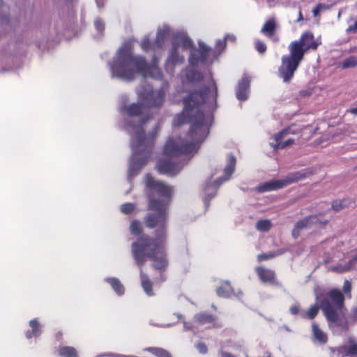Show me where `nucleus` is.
<instances>
[{"mask_svg":"<svg viewBox=\"0 0 357 357\" xmlns=\"http://www.w3.org/2000/svg\"><path fill=\"white\" fill-rule=\"evenodd\" d=\"M145 185L149 189L148 209L151 212L148 213L144 218V223L149 229H155L154 237L143 233V228L139 220H132L130 225V234L139 237L132 243L131 252L139 267L142 266L147 259L153 260V267L159 271L161 280L165 281L162 273L166 271L169 264L165 252L167 221L174 189L162 181L155 180L150 174L145 176Z\"/></svg>","mask_w":357,"mask_h":357,"instance_id":"f257e3e1","label":"nucleus"},{"mask_svg":"<svg viewBox=\"0 0 357 357\" xmlns=\"http://www.w3.org/2000/svg\"><path fill=\"white\" fill-rule=\"evenodd\" d=\"M212 91L208 86H204L198 91L189 93L183 99V109L178 116L180 123L192 122L190 129L183 137L169 138L163 147L164 157L157 161L155 169L160 174L174 176L178 174L181 167L172 158L193 154L199 149L209 133L208 126L205 122V115L199 107L206 102L212 93L215 98L218 96V88L214 80H211Z\"/></svg>","mask_w":357,"mask_h":357,"instance_id":"f03ea898","label":"nucleus"},{"mask_svg":"<svg viewBox=\"0 0 357 357\" xmlns=\"http://www.w3.org/2000/svg\"><path fill=\"white\" fill-rule=\"evenodd\" d=\"M225 51L224 41L216 40L213 48L203 41L198 42V47L190 50L189 63L190 67H208L218 61L220 56Z\"/></svg>","mask_w":357,"mask_h":357,"instance_id":"7ed1b4c3","label":"nucleus"},{"mask_svg":"<svg viewBox=\"0 0 357 357\" xmlns=\"http://www.w3.org/2000/svg\"><path fill=\"white\" fill-rule=\"evenodd\" d=\"M327 296L334 305H333L327 298L321 301L320 307L326 320L329 324H333L334 326L347 330V321H344L337 312V310H341L344 307L345 296L340 289L336 288L331 289L328 292Z\"/></svg>","mask_w":357,"mask_h":357,"instance_id":"20e7f679","label":"nucleus"},{"mask_svg":"<svg viewBox=\"0 0 357 357\" xmlns=\"http://www.w3.org/2000/svg\"><path fill=\"white\" fill-rule=\"evenodd\" d=\"M319 44L315 40L312 32L303 33L299 40L291 43L290 54L282 57V65L284 67H298L305 53L310 50H317Z\"/></svg>","mask_w":357,"mask_h":357,"instance_id":"39448f33","label":"nucleus"},{"mask_svg":"<svg viewBox=\"0 0 357 357\" xmlns=\"http://www.w3.org/2000/svg\"><path fill=\"white\" fill-rule=\"evenodd\" d=\"M116 67H150L146 59L142 55L135 54L129 45H122L116 55Z\"/></svg>","mask_w":357,"mask_h":357,"instance_id":"423d86ee","label":"nucleus"},{"mask_svg":"<svg viewBox=\"0 0 357 357\" xmlns=\"http://www.w3.org/2000/svg\"><path fill=\"white\" fill-rule=\"evenodd\" d=\"M158 128L152 132L149 137L146 136L144 129L139 128L135 131V140L132 142V148L134 151V155H141L144 151L148 153L152 151L154 140L156 138Z\"/></svg>","mask_w":357,"mask_h":357,"instance_id":"0eeeda50","label":"nucleus"},{"mask_svg":"<svg viewBox=\"0 0 357 357\" xmlns=\"http://www.w3.org/2000/svg\"><path fill=\"white\" fill-rule=\"evenodd\" d=\"M306 178V174L302 172H296L289 174L285 178L282 180H271L265 182L258 186L257 190L259 192L276 190L281 189L288 185L298 182Z\"/></svg>","mask_w":357,"mask_h":357,"instance_id":"6e6552de","label":"nucleus"},{"mask_svg":"<svg viewBox=\"0 0 357 357\" xmlns=\"http://www.w3.org/2000/svg\"><path fill=\"white\" fill-rule=\"evenodd\" d=\"M112 77H116L124 81L133 80L136 75H141L144 78L147 75L152 76L154 72L158 73V78L162 76L160 72L161 68H111Z\"/></svg>","mask_w":357,"mask_h":357,"instance_id":"1a4fd4ad","label":"nucleus"},{"mask_svg":"<svg viewBox=\"0 0 357 357\" xmlns=\"http://www.w3.org/2000/svg\"><path fill=\"white\" fill-rule=\"evenodd\" d=\"M142 100L146 102L149 107H160L165 100V93L162 89L153 90L152 87L148 86V89L139 93Z\"/></svg>","mask_w":357,"mask_h":357,"instance_id":"9d476101","label":"nucleus"},{"mask_svg":"<svg viewBox=\"0 0 357 357\" xmlns=\"http://www.w3.org/2000/svg\"><path fill=\"white\" fill-rule=\"evenodd\" d=\"M290 134H295V132L292 130L291 127L286 128L279 132L274 135L273 139V142H271V146L274 150L284 149L288 146H291L294 144L295 140L294 139H288L284 142L282 139Z\"/></svg>","mask_w":357,"mask_h":357,"instance_id":"9b49d317","label":"nucleus"},{"mask_svg":"<svg viewBox=\"0 0 357 357\" xmlns=\"http://www.w3.org/2000/svg\"><path fill=\"white\" fill-rule=\"evenodd\" d=\"M331 351L333 354H336L337 357H357V341L350 337L346 344L331 348Z\"/></svg>","mask_w":357,"mask_h":357,"instance_id":"f8f14e48","label":"nucleus"},{"mask_svg":"<svg viewBox=\"0 0 357 357\" xmlns=\"http://www.w3.org/2000/svg\"><path fill=\"white\" fill-rule=\"evenodd\" d=\"M180 44L178 42L172 41V48L166 60L167 67L181 65L184 61V56L179 54Z\"/></svg>","mask_w":357,"mask_h":357,"instance_id":"ddd939ff","label":"nucleus"},{"mask_svg":"<svg viewBox=\"0 0 357 357\" xmlns=\"http://www.w3.org/2000/svg\"><path fill=\"white\" fill-rule=\"evenodd\" d=\"M256 273L261 282L280 286V283L276 279L274 271L259 266L256 268Z\"/></svg>","mask_w":357,"mask_h":357,"instance_id":"4468645a","label":"nucleus"},{"mask_svg":"<svg viewBox=\"0 0 357 357\" xmlns=\"http://www.w3.org/2000/svg\"><path fill=\"white\" fill-rule=\"evenodd\" d=\"M250 78L244 75L239 81L236 90V98L241 101H245L248 98L250 93Z\"/></svg>","mask_w":357,"mask_h":357,"instance_id":"2eb2a0df","label":"nucleus"},{"mask_svg":"<svg viewBox=\"0 0 357 357\" xmlns=\"http://www.w3.org/2000/svg\"><path fill=\"white\" fill-rule=\"evenodd\" d=\"M194 319L197 325L212 324L213 327H221V324L217 321V317L206 312L196 314Z\"/></svg>","mask_w":357,"mask_h":357,"instance_id":"dca6fc26","label":"nucleus"},{"mask_svg":"<svg viewBox=\"0 0 357 357\" xmlns=\"http://www.w3.org/2000/svg\"><path fill=\"white\" fill-rule=\"evenodd\" d=\"M316 218L314 216H306L302 220H298L291 231L292 237L296 239L301 235V230L306 229L312 225V222H314V220Z\"/></svg>","mask_w":357,"mask_h":357,"instance_id":"f3484780","label":"nucleus"},{"mask_svg":"<svg viewBox=\"0 0 357 357\" xmlns=\"http://www.w3.org/2000/svg\"><path fill=\"white\" fill-rule=\"evenodd\" d=\"M144 106L141 103H132L130 105H121L120 112L127 114L128 116H141L143 114Z\"/></svg>","mask_w":357,"mask_h":357,"instance_id":"a211bd4d","label":"nucleus"},{"mask_svg":"<svg viewBox=\"0 0 357 357\" xmlns=\"http://www.w3.org/2000/svg\"><path fill=\"white\" fill-rule=\"evenodd\" d=\"M142 266L139 267L140 268V280H141L142 287L143 290L144 291L145 294L148 296H153L155 295V293H154L153 289V283L149 279V276L142 271Z\"/></svg>","mask_w":357,"mask_h":357,"instance_id":"6ab92c4d","label":"nucleus"},{"mask_svg":"<svg viewBox=\"0 0 357 357\" xmlns=\"http://www.w3.org/2000/svg\"><path fill=\"white\" fill-rule=\"evenodd\" d=\"M186 77L188 83L197 84L201 83L204 79V75L197 68H188Z\"/></svg>","mask_w":357,"mask_h":357,"instance_id":"aec40b11","label":"nucleus"},{"mask_svg":"<svg viewBox=\"0 0 357 357\" xmlns=\"http://www.w3.org/2000/svg\"><path fill=\"white\" fill-rule=\"evenodd\" d=\"M29 326L31 328V331H28L26 333V337L28 339H31L33 337H38L41 334L40 324L37 319H31L29 321Z\"/></svg>","mask_w":357,"mask_h":357,"instance_id":"412c9836","label":"nucleus"},{"mask_svg":"<svg viewBox=\"0 0 357 357\" xmlns=\"http://www.w3.org/2000/svg\"><path fill=\"white\" fill-rule=\"evenodd\" d=\"M312 334L315 340L321 344H325L328 341V336L321 331L316 323L312 324Z\"/></svg>","mask_w":357,"mask_h":357,"instance_id":"4be33fe9","label":"nucleus"},{"mask_svg":"<svg viewBox=\"0 0 357 357\" xmlns=\"http://www.w3.org/2000/svg\"><path fill=\"white\" fill-rule=\"evenodd\" d=\"M276 31V23L274 19L268 20L265 22L261 29V33L271 38L273 36Z\"/></svg>","mask_w":357,"mask_h":357,"instance_id":"5701e85b","label":"nucleus"},{"mask_svg":"<svg viewBox=\"0 0 357 357\" xmlns=\"http://www.w3.org/2000/svg\"><path fill=\"white\" fill-rule=\"evenodd\" d=\"M105 281L109 283L116 294L121 296L125 292V288L121 281L116 278H107Z\"/></svg>","mask_w":357,"mask_h":357,"instance_id":"b1692460","label":"nucleus"},{"mask_svg":"<svg viewBox=\"0 0 357 357\" xmlns=\"http://www.w3.org/2000/svg\"><path fill=\"white\" fill-rule=\"evenodd\" d=\"M236 163V158L234 155H230L228 157L227 165L224 169L225 175L226 176L225 180L229 178L231 174L234 173L235 170Z\"/></svg>","mask_w":357,"mask_h":357,"instance_id":"393cba45","label":"nucleus"},{"mask_svg":"<svg viewBox=\"0 0 357 357\" xmlns=\"http://www.w3.org/2000/svg\"><path fill=\"white\" fill-rule=\"evenodd\" d=\"M168 34V29H159L157 31L155 39L153 42V45H155L156 48L160 49L162 47L167 39Z\"/></svg>","mask_w":357,"mask_h":357,"instance_id":"a878e982","label":"nucleus"},{"mask_svg":"<svg viewBox=\"0 0 357 357\" xmlns=\"http://www.w3.org/2000/svg\"><path fill=\"white\" fill-rule=\"evenodd\" d=\"M59 355L61 357H78L75 348L73 347H62L59 349Z\"/></svg>","mask_w":357,"mask_h":357,"instance_id":"bb28decb","label":"nucleus"},{"mask_svg":"<svg viewBox=\"0 0 357 357\" xmlns=\"http://www.w3.org/2000/svg\"><path fill=\"white\" fill-rule=\"evenodd\" d=\"M319 310V307L317 305H314L310 307V308L306 311L301 313V317L305 319H314L316 316L318 314Z\"/></svg>","mask_w":357,"mask_h":357,"instance_id":"cd10ccee","label":"nucleus"},{"mask_svg":"<svg viewBox=\"0 0 357 357\" xmlns=\"http://www.w3.org/2000/svg\"><path fill=\"white\" fill-rule=\"evenodd\" d=\"M297 68H279L278 75L284 82H289Z\"/></svg>","mask_w":357,"mask_h":357,"instance_id":"c85d7f7f","label":"nucleus"},{"mask_svg":"<svg viewBox=\"0 0 357 357\" xmlns=\"http://www.w3.org/2000/svg\"><path fill=\"white\" fill-rule=\"evenodd\" d=\"M146 351L157 357H172V354L167 350L158 347H149Z\"/></svg>","mask_w":357,"mask_h":357,"instance_id":"c756f323","label":"nucleus"},{"mask_svg":"<svg viewBox=\"0 0 357 357\" xmlns=\"http://www.w3.org/2000/svg\"><path fill=\"white\" fill-rule=\"evenodd\" d=\"M350 204V201L347 199H343L342 200H335L332 203V208L338 212L342 209L348 207Z\"/></svg>","mask_w":357,"mask_h":357,"instance_id":"7c9ffc66","label":"nucleus"},{"mask_svg":"<svg viewBox=\"0 0 357 357\" xmlns=\"http://www.w3.org/2000/svg\"><path fill=\"white\" fill-rule=\"evenodd\" d=\"M271 227L272 223L268 219H261L256 223V229L260 231H268Z\"/></svg>","mask_w":357,"mask_h":357,"instance_id":"2f4dec72","label":"nucleus"},{"mask_svg":"<svg viewBox=\"0 0 357 357\" xmlns=\"http://www.w3.org/2000/svg\"><path fill=\"white\" fill-rule=\"evenodd\" d=\"M173 41L179 43L180 47H181L183 50H186L189 48L191 50L192 48V41L188 37H181L179 38H178L175 40H173Z\"/></svg>","mask_w":357,"mask_h":357,"instance_id":"473e14b6","label":"nucleus"},{"mask_svg":"<svg viewBox=\"0 0 357 357\" xmlns=\"http://www.w3.org/2000/svg\"><path fill=\"white\" fill-rule=\"evenodd\" d=\"M140 47L144 52H148L150 50H155L156 49L155 45H153L148 37L144 38L141 43Z\"/></svg>","mask_w":357,"mask_h":357,"instance_id":"72a5a7b5","label":"nucleus"},{"mask_svg":"<svg viewBox=\"0 0 357 357\" xmlns=\"http://www.w3.org/2000/svg\"><path fill=\"white\" fill-rule=\"evenodd\" d=\"M135 209V205L132 203H125L120 207L121 212L126 215L131 214Z\"/></svg>","mask_w":357,"mask_h":357,"instance_id":"f704fd0d","label":"nucleus"},{"mask_svg":"<svg viewBox=\"0 0 357 357\" xmlns=\"http://www.w3.org/2000/svg\"><path fill=\"white\" fill-rule=\"evenodd\" d=\"M231 287L228 283L225 286H221L217 288V294L221 297H227L230 294Z\"/></svg>","mask_w":357,"mask_h":357,"instance_id":"c9c22d12","label":"nucleus"},{"mask_svg":"<svg viewBox=\"0 0 357 357\" xmlns=\"http://www.w3.org/2000/svg\"><path fill=\"white\" fill-rule=\"evenodd\" d=\"M357 66V56H351L344 60L342 67H355Z\"/></svg>","mask_w":357,"mask_h":357,"instance_id":"e433bc0d","label":"nucleus"},{"mask_svg":"<svg viewBox=\"0 0 357 357\" xmlns=\"http://www.w3.org/2000/svg\"><path fill=\"white\" fill-rule=\"evenodd\" d=\"M146 164V157L140 158L138 161H133L131 165L132 169L139 171L143 166Z\"/></svg>","mask_w":357,"mask_h":357,"instance_id":"4c0bfd02","label":"nucleus"},{"mask_svg":"<svg viewBox=\"0 0 357 357\" xmlns=\"http://www.w3.org/2000/svg\"><path fill=\"white\" fill-rule=\"evenodd\" d=\"M342 290L348 298H351V282L350 281L344 280Z\"/></svg>","mask_w":357,"mask_h":357,"instance_id":"58836bf2","label":"nucleus"},{"mask_svg":"<svg viewBox=\"0 0 357 357\" xmlns=\"http://www.w3.org/2000/svg\"><path fill=\"white\" fill-rule=\"evenodd\" d=\"M255 47L260 54H264L267 49L266 44L261 40H256L255 41Z\"/></svg>","mask_w":357,"mask_h":357,"instance_id":"ea45409f","label":"nucleus"},{"mask_svg":"<svg viewBox=\"0 0 357 357\" xmlns=\"http://www.w3.org/2000/svg\"><path fill=\"white\" fill-rule=\"evenodd\" d=\"M347 324L349 323L355 324L357 322V306L354 307L351 310V313L348 317Z\"/></svg>","mask_w":357,"mask_h":357,"instance_id":"a19ab883","label":"nucleus"},{"mask_svg":"<svg viewBox=\"0 0 357 357\" xmlns=\"http://www.w3.org/2000/svg\"><path fill=\"white\" fill-rule=\"evenodd\" d=\"M217 40L224 41L225 43V49L227 48V42H231L235 43L236 41V37L234 34H226L223 39H218Z\"/></svg>","mask_w":357,"mask_h":357,"instance_id":"79ce46f5","label":"nucleus"},{"mask_svg":"<svg viewBox=\"0 0 357 357\" xmlns=\"http://www.w3.org/2000/svg\"><path fill=\"white\" fill-rule=\"evenodd\" d=\"M275 257V255L273 252L262 253V254H259L257 256V259L259 261H261L268 260V259L273 258Z\"/></svg>","mask_w":357,"mask_h":357,"instance_id":"37998d69","label":"nucleus"},{"mask_svg":"<svg viewBox=\"0 0 357 357\" xmlns=\"http://www.w3.org/2000/svg\"><path fill=\"white\" fill-rule=\"evenodd\" d=\"M328 8V6H326L322 3H319L317 5V6L312 10V13L314 16H317L319 15V13L322 9Z\"/></svg>","mask_w":357,"mask_h":357,"instance_id":"c03bdc74","label":"nucleus"},{"mask_svg":"<svg viewBox=\"0 0 357 357\" xmlns=\"http://www.w3.org/2000/svg\"><path fill=\"white\" fill-rule=\"evenodd\" d=\"M94 24L96 29L100 32L103 31V30L105 29V24L100 19L96 20Z\"/></svg>","mask_w":357,"mask_h":357,"instance_id":"a18cd8bd","label":"nucleus"},{"mask_svg":"<svg viewBox=\"0 0 357 357\" xmlns=\"http://www.w3.org/2000/svg\"><path fill=\"white\" fill-rule=\"evenodd\" d=\"M197 350L199 351V352L202 354H205L207 353L208 351V348H207V346L206 345L205 343L204 342H199L197 344L196 346Z\"/></svg>","mask_w":357,"mask_h":357,"instance_id":"49530a36","label":"nucleus"},{"mask_svg":"<svg viewBox=\"0 0 357 357\" xmlns=\"http://www.w3.org/2000/svg\"><path fill=\"white\" fill-rule=\"evenodd\" d=\"M310 216H314V217L316 218L314 220V222H312V225H326L328 223V222L327 220H321L320 219H319L317 215H311Z\"/></svg>","mask_w":357,"mask_h":357,"instance_id":"de8ad7c7","label":"nucleus"},{"mask_svg":"<svg viewBox=\"0 0 357 357\" xmlns=\"http://www.w3.org/2000/svg\"><path fill=\"white\" fill-rule=\"evenodd\" d=\"M312 94V89H309L306 90H302L299 92V96L301 98H305L310 96Z\"/></svg>","mask_w":357,"mask_h":357,"instance_id":"09e8293b","label":"nucleus"},{"mask_svg":"<svg viewBox=\"0 0 357 357\" xmlns=\"http://www.w3.org/2000/svg\"><path fill=\"white\" fill-rule=\"evenodd\" d=\"M291 314L296 315L300 312V307L298 305H291L289 308Z\"/></svg>","mask_w":357,"mask_h":357,"instance_id":"8fccbe9b","label":"nucleus"},{"mask_svg":"<svg viewBox=\"0 0 357 357\" xmlns=\"http://www.w3.org/2000/svg\"><path fill=\"white\" fill-rule=\"evenodd\" d=\"M357 31V20L354 22L353 25H350L347 29V33H356Z\"/></svg>","mask_w":357,"mask_h":357,"instance_id":"3c124183","label":"nucleus"},{"mask_svg":"<svg viewBox=\"0 0 357 357\" xmlns=\"http://www.w3.org/2000/svg\"><path fill=\"white\" fill-rule=\"evenodd\" d=\"M221 356L222 357H236L234 354H232L231 353L226 352V351H222L221 353Z\"/></svg>","mask_w":357,"mask_h":357,"instance_id":"603ef678","label":"nucleus"},{"mask_svg":"<svg viewBox=\"0 0 357 357\" xmlns=\"http://www.w3.org/2000/svg\"><path fill=\"white\" fill-rule=\"evenodd\" d=\"M349 112H351L353 114L357 115V107L355 108H352L349 110Z\"/></svg>","mask_w":357,"mask_h":357,"instance_id":"864d4df0","label":"nucleus"},{"mask_svg":"<svg viewBox=\"0 0 357 357\" xmlns=\"http://www.w3.org/2000/svg\"><path fill=\"white\" fill-rule=\"evenodd\" d=\"M147 119H148V117H146V119L145 118H142L141 119V121H140V123L142 125L144 124L146 122Z\"/></svg>","mask_w":357,"mask_h":357,"instance_id":"5fc2aeb1","label":"nucleus"},{"mask_svg":"<svg viewBox=\"0 0 357 357\" xmlns=\"http://www.w3.org/2000/svg\"><path fill=\"white\" fill-rule=\"evenodd\" d=\"M303 15H302V13L301 11L299 12V15H298V21H300V20H303Z\"/></svg>","mask_w":357,"mask_h":357,"instance_id":"6e6d98bb","label":"nucleus"},{"mask_svg":"<svg viewBox=\"0 0 357 357\" xmlns=\"http://www.w3.org/2000/svg\"><path fill=\"white\" fill-rule=\"evenodd\" d=\"M3 4V1L2 0H0V6Z\"/></svg>","mask_w":357,"mask_h":357,"instance_id":"4d7b16f0","label":"nucleus"}]
</instances>
